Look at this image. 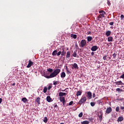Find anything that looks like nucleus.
Listing matches in <instances>:
<instances>
[{"label":"nucleus","instance_id":"1","mask_svg":"<svg viewBox=\"0 0 124 124\" xmlns=\"http://www.w3.org/2000/svg\"><path fill=\"white\" fill-rule=\"evenodd\" d=\"M61 72V69H55L53 73L50 74L49 76H45V77L47 78V79H50L51 78H54V77H56L58 74H59Z\"/></svg>","mask_w":124,"mask_h":124},{"label":"nucleus","instance_id":"2","mask_svg":"<svg viewBox=\"0 0 124 124\" xmlns=\"http://www.w3.org/2000/svg\"><path fill=\"white\" fill-rule=\"evenodd\" d=\"M86 100H87V97L84 96L82 97L81 99L78 102V104H80V105L83 104V103H85L86 102Z\"/></svg>","mask_w":124,"mask_h":124},{"label":"nucleus","instance_id":"3","mask_svg":"<svg viewBox=\"0 0 124 124\" xmlns=\"http://www.w3.org/2000/svg\"><path fill=\"white\" fill-rule=\"evenodd\" d=\"M100 16H98L99 18H103L105 17L104 15L106 14V13L104 11H100L99 12Z\"/></svg>","mask_w":124,"mask_h":124},{"label":"nucleus","instance_id":"4","mask_svg":"<svg viewBox=\"0 0 124 124\" xmlns=\"http://www.w3.org/2000/svg\"><path fill=\"white\" fill-rule=\"evenodd\" d=\"M86 44H87V42L85 40H82L81 42H80V46L82 48L83 47H85L86 46Z\"/></svg>","mask_w":124,"mask_h":124},{"label":"nucleus","instance_id":"5","mask_svg":"<svg viewBox=\"0 0 124 124\" xmlns=\"http://www.w3.org/2000/svg\"><path fill=\"white\" fill-rule=\"evenodd\" d=\"M73 66L72 67V69H78L79 67H78V64L77 63H75L72 64Z\"/></svg>","mask_w":124,"mask_h":124},{"label":"nucleus","instance_id":"6","mask_svg":"<svg viewBox=\"0 0 124 124\" xmlns=\"http://www.w3.org/2000/svg\"><path fill=\"white\" fill-rule=\"evenodd\" d=\"M33 62L31 61V60H29V63L27 66V68H30V67H31V65H33Z\"/></svg>","mask_w":124,"mask_h":124},{"label":"nucleus","instance_id":"7","mask_svg":"<svg viewBox=\"0 0 124 124\" xmlns=\"http://www.w3.org/2000/svg\"><path fill=\"white\" fill-rule=\"evenodd\" d=\"M98 49V47L96 46H93L91 47V50H92L93 52H94L96 51Z\"/></svg>","mask_w":124,"mask_h":124},{"label":"nucleus","instance_id":"8","mask_svg":"<svg viewBox=\"0 0 124 124\" xmlns=\"http://www.w3.org/2000/svg\"><path fill=\"white\" fill-rule=\"evenodd\" d=\"M112 112V108L111 107L108 108L106 109V113L107 114H110Z\"/></svg>","mask_w":124,"mask_h":124},{"label":"nucleus","instance_id":"9","mask_svg":"<svg viewBox=\"0 0 124 124\" xmlns=\"http://www.w3.org/2000/svg\"><path fill=\"white\" fill-rule=\"evenodd\" d=\"M115 85H116L117 86H120L121 85H124V83H123V82H122L121 80H120L119 81H116L115 82Z\"/></svg>","mask_w":124,"mask_h":124},{"label":"nucleus","instance_id":"10","mask_svg":"<svg viewBox=\"0 0 124 124\" xmlns=\"http://www.w3.org/2000/svg\"><path fill=\"white\" fill-rule=\"evenodd\" d=\"M87 97L89 99H92V92H87Z\"/></svg>","mask_w":124,"mask_h":124},{"label":"nucleus","instance_id":"11","mask_svg":"<svg viewBox=\"0 0 124 124\" xmlns=\"http://www.w3.org/2000/svg\"><path fill=\"white\" fill-rule=\"evenodd\" d=\"M65 70L66 71L67 74H70L71 73V71H69L68 68L67 67V66H65Z\"/></svg>","mask_w":124,"mask_h":124},{"label":"nucleus","instance_id":"12","mask_svg":"<svg viewBox=\"0 0 124 124\" xmlns=\"http://www.w3.org/2000/svg\"><path fill=\"white\" fill-rule=\"evenodd\" d=\"M46 101L47 102H51L52 99L51 98V97L50 96H47L46 97Z\"/></svg>","mask_w":124,"mask_h":124},{"label":"nucleus","instance_id":"13","mask_svg":"<svg viewBox=\"0 0 124 124\" xmlns=\"http://www.w3.org/2000/svg\"><path fill=\"white\" fill-rule=\"evenodd\" d=\"M106 36H110L111 35V31H108L106 32Z\"/></svg>","mask_w":124,"mask_h":124},{"label":"nucleus","instance_id":"14","mask_svg":"<svg viewBox=\"0 0 124 124\" xmlns=\"http://www.w3.org/2000/svg\"><path fill=\"white\" fill-rule=\"evenodd\" d=\"M65 94H66V93L61 92L59 93V95L60 96V97H62V96L65 95Z\"/></svg>","mask_w":124,"mask_h":124},{"label":"nucleus","instance_id":"15","mask_svg":"<svg viewBox=\"0 0 124 124\" xmlns=\"http://www.w3.org/2000/svg\"><path fill=\"white\" fill-rule=\"evenodd\" d=\"M124 121V117L120 116L118 118L117 122H123Z\"/></svg>","mask_w":124,"mask_h":124},{"label":"nucleus","instance_id":"16","mask_svg":"<svg viewBox=\"0 0 124 124\" xmlns=\"http://www.w3.org/2000/svg\"><path fill=\"white\" fill-rule=\"evenodd\" d=\"M108 42H112V41H113V37L112 36L108 37Z\"/></svg>","mask_w":124,"mask_h":124},{"label":"nucleus","instance_id":"17","mask_svg":"<svg viewBox=\"0 0 124 124\" xmlns=\"http://www.w3.org/2000/svg\"><path fill=\"white\" fill-rule=\"evenodd\" d=\"M70 54H71L70 51H69L67 52V54L66 55V58L68 59V58H70Z\"/></svg>","mask_w":124,"mask_h":124},{"label":"nucleus","instance_id":"18","mask_svg":"<svg viewBox=\"0 0 124 124\" xmlns=\"http://www.w3.org/2000/svg\"><path fill=\"white\" fill-rule=\"evenodd\" d=\"M36 102L38 103V104H40V97H38L36 99Z\"/></svg>","mask_w":124,"mask_h":124},{"label":"nucleus","instance_id":"19","mask_svg":"<svg viewBox=\"0 0 124 124\" xmlns=\"http://www.w3.org/2000/svg\"><path fill=\"white\" fill-rule=\"evenodd\" d=\"M65 76H66V75L64 72H63L61 73V78H64Z\"/></svg>","mask_w":124,"mask_h":124},{"label":"nucleus","instance_id":"20","mask_svg":"<svg viewBox=\"0 0 124 124\" xmlns=\"http://www.w3.org/2000/svg\"><path fill=\"white\" fill-rule=\"evenodd\" d=\"M58 53V51L57 50H54L52 53V56H56Z\"/></svg>","mask_w":124,"mask_h":124},{"label":"nucleus","instance_id":"21","mask_svg":"<svg viewBox=\"0 0 124 124\" xmlns=\"http://www.w3.org/2000/svg\"><path fill=\"white\" fill-rule=\"evenodd\" d=\"M81 94H82V92L78 91L77 92V94H76L77 96H79L81 95Z\"/></svg>","mask_w":124,"mask_h":124},{"label":"nucleus","instance_id":"22","mask_svg":"<svg viewBox=\"0 0 124 124\" xmlns=\"http://www.w3.org/2000/svg\"><path fill=\"white\" fill-rule=\"evenodd\" d=\"M22 101H23V102H24V103H26L28 101V99L24 97L22 99Z\"/></svg>","mask_w":124,"mask_h":124},{"label":"nucleus","instance_id":"23","mask_svg":"<svg viewBox=\"0 0 124 124\" xmlns=\"http://www.w3.org/2000/svg\"><path fill=\"white\" fill-rule=\"evenodd\" d=\"M102 102H103V101L102 100V99H100V100H98L97 101V103H98V104H99V105H101V104H102Z\"/></svg>","mask_w":124,"mask_h":124},{"label":"nucleus","instance_id":"24","mask_svg":"<svg viewBox=\"0 0 124 124\" xmlns=\"http://www.w3.org/2000/svg\"><path fill=\"white\" fill-rule=\"evenodd\" d=\"M81 124H90V122L88 121H84L82 122H81Z\"/></svg>","mask_w":124,"mask_h":124},{"label":"nucleus","instance_id":"25","mask_svg":"<svg viewBox=\"0 0 124 124\" xmlns=\"http://www.w3.org/2000/svg\"><path fill=\"white\" fill-rule=\"evenodd\" d=\"M66 52L64 50V49H63V50L62 51V52H61V55L62 56H65V54H66Z\"/></svg>","mask_w":124,"mask_h":124},{"label":"nucleus","instance_id":"26","mask_svg":"<svg viewBox=\"0 0 124 124\" xmlns=\"http://www.w3.org/2000/svg\"><path fill=\"white\" fill-rule=\"evenodd\" d=\"M43 122L45 123V124H46L48 122V119L46 117H45L44 118Z\"/></svg>","mask_w":124,"mask_h":124},{"label":"nucleus","instance_id":"27","mask_svg":"<svg viewBox=\"0 0 124 124\" xmlns=\"http://www.w3.org/2000/svg\"><path fill=\"white\" fill-rule=\"evenodd\" d=\"M47 90L48 88H47L46 87H45L43 90V93H47Z\"/></svg>","mask_w":124,"mask_h":124},{"label":"nucleus","instance_id":"28","mask_svg":"<svg viewBox=\"0 0 124 124\" xmlns=\"http://www.w3.org/2000/svg\"><path fill=\"white\" fill-rule=\"evenodd\" d=\"M71 37H73V38H74V39H76L77 38V35L76 34H71Z\"/></svg>","mask_w":124,"mask_h":124},{"label":"nucleus","instance_id":"29","mask_svg":"<svg viewBox=\"0 0 124 124\" xmlns=\"http://www.w3.org/2000/svg\"><path fill=\"white\" fill-rule=\"evenodd\" d=\"M92 39H93V37H91V36H88V37H87V40H88V41H89V42L92 41Z\"/></svg>","mask_w":124,"mask_h":124},{"label":"nucleus","instance_id":"30","mask_svg":"<svg viewBox=\"0 0 124 124\" xmlns=\"http://www.w3.org/2000/svg\"><path fill=\"white\" fill-rule=\"evenodd\" d=\"M72 56H74V58H76L77 57V53H76V51H74L73 52Z\"/></svg>","mask_w":124,"mask_h":124},{"label":"nucleus","instance_id":"31","mask_svg":"<svg viewBox=\"0 0 124 124\" xmlns=\"http://www.w3.org/2000/svg\"><path fill=\"white\" fill-rule=\"evenodd\" d=\"M103 116V114H101V115L99 116V119L100 122H101V121H102Z\"/></svg>","mask_w":124,"mask_h":124},{"label":"nucleus","instance_id":"32","mask_svg":"<svg viewBox=\"0 0 124 124\" xmlns=\"http://www.w3.org/2000/svg\"><path fill=\"white\" fill-rule=\"evenodd\" d=\"M60 101L61 102H62V101H63L65 100V99L64 98V97H60Z\"/></svg>","mask_w":124,"mask_h":124},{"label":"nucleus","instance_id":"33","mask_svg":"<svg viewBox=\"0 0 124 124\" xmlns=\"http://www.w3.org/2000/svg\"><path fill=\"white\" fill-rule=\"evenodd\" d=\"M78 117H79V118H82V117H83V112H80L78 114Z\"/></svg>","mask_w":124,"mask_h":124},{"label":"nucleus","instance_id":"34","mask_svg":"<svg viewBox=\"0 0 124 124\" xmlns=\"http://www.w3.org/2000/svg\"><path fill=\"white\" fill-rule=\"evenodd\" d=\"M48 72H53V69L49 68L47 70Z\"/></svg>","mask_w":124,"mask_h":124},{"label":"nucleus","instance_id":"35","mask_svg":"<svg viewBox=\"0 0 124 124\" xmlns=\"http://www.w3.org/2000/svg\"><path fill=\"white\" fill-rule=\"evenodd\" d=\"M107 56L106 55L104 56V57H103L104 61H106V60H107Z\"/></svg>","mask_w":124,"mask_h":124},{"label":"nucleus","instance_id":"36","mask_svg":"<svg viewBox=\"0 0 124 124\" xmlns=\"http://www.w3.org/2000/svg\"><path fill=\"white\" fill-rule=\"evenodd\" d=\"M61 54H62V51H60L57 53V55L59 57V56H61Z\"/></svg>","mask_w":124,"mask_h":124},{"label":"nucleus","instance_id":"37","mask_svg":"<svg viewBox=\"0 0 124 124\" xmlns=\"http://www.w3.org/2000/svg\"><path fill=\"white\" fill-rule=\"evenodd\" d=\"M119 78H122V79H124V74H123V75H122Z\"/></svg>","mask_w":124,"mask_h":124},{"label":"nucleus","instance_id":"38","mask_svg":"<svg viewBox=\"0 0 124 124\" xmlns=\"http://www.w3.org/2000/svg\"><path fill=\"white\" fill-rule=\"evenodd\" d=\"M90 104L91 106H92V107H93V106H94V105H95V104L93 102H91Z\"/></svg>","mask_w":124,"mask_h":124},{"label":"nucleus","instance_id":"39","mask_svg":"<svg viewBox=\"0 0 124 124\" xmlns=\"http://www.w3.org/2000/svg\"><path fill=\"white\" fill-rule=\"evenodd\" d=\"M53 85H54L55 86H56V85H58V81H53Z\"/></svg>","mask_w":124,"mask_h":124},{"label":"nucleus","instance_id":"40","mask_svg":"<svg viewBox=\"0 0 124 124\" xmlns=\"http://www.w3.org/2000/svg\"><path fill=\"white\" fill-rule=\"evenodd\" d=\"M119 110H120V108H119V107H117L116 108V111L119 112Z\"/></svg>","mask_w":124,"mask_h":124},{"label":"nucleus","instance_id":"41","mask_svg":"<svg viewBox=\"0 0 124 124\" xmlns=\"http://www.w3.org/2000/svg\"><path fill=\"white\" fill-rule=\"evenodd\" d=\"M112 56H113L114 59H116V57H117V54L115 53H114Z\"/></svg>","mask_w":124,"mask_h":124},{"label":"nucleus","instance_id":"42","mask_svg":"<svg viewBox=\"0 0 124 124\" xmlns=\"http://www.w3.org/2000/svg\"><path fill=\"white\" fill-rule=\"evenodd\" d=\"M107 3H108V4L109 5V6H110V5H111V3H110V1H109V0H107Z\"/></svg>","mask_w":124,"mask_h":124},{"label":"nucleus","instance_id":"43","mask_svg":"<svg viewBox=\"0 0 124 124\" xmlns=\"http://www.w3.org/2000/svg\"><path fill=\"white\" fill-rule=\"evenodd\" d=\"M109 24L110 26H113V25H114V22H111L109 23Z\"/></svg>","mask_w":124,"mask_h":124},{"label":"nucleus","instance_id":"44","mask_svg":"<svg viewBox=\"0 0 124 124\" xmlns=\"http://www.w3.org/2000/svg\"><path fill=\"white\" fill-rule=\"evenodd\" d=\"M73 104V101H71L69 103V105L70 106L71 105H72Z\"/></svg>","mask_w":124,"mask_h":124},{"label":"nucleus","instance_id":"45","mask_svg":"<svg viewBox=\"0 0 124 124\" xmlns=\"http://www.w3.org/2000/svg\"><path fill=\"white\" fill-rule=\"evenodd\" d=\"M120 17H121V20L123 19H124V15H121Z\"/></svg>","mask_w":124,"mask_h":124},{"label":"nucleus","instance_id":"46","mask_svg":"<svg viewBox=\"0 0 124 124\" xmlns=\"http://www.w3.org/2000/svg\"><path fill=\"white\" fill-rule=\"evenodd\" d=\"M116 92H120L121 91V89L120 88H117L116 90Z\"/></svg>","mask_w":124,"mask_h":124},{"label":"nucleus","instance_id":"47","mask_svg":"<svg viewBox=\"0 0 124 124\" xmlns=\"http://www.w3.org/2000/svg\"><path fill=\"white\" fill-rule=\"evenodd\" d=\"M93 98L95 97V93H93Z\"/></svg>","mask_w":124,"mask_h":124},{"label":"nucleus","instance_id":"48","mask_svg":"<svg viewBox=\"0 0 124 124\" xmlns=\"http://www.w3.org/2000/svg\"><path fill=\"white\" fill-rule=\"evenodd\" d=\"M62 102L63 105H64V104H65V100L64 101H62Z\"/></svg>","mask_w":124,"mask_h":124},{"label":"nucleus","instance_id":"49","mask_svg":"<svg viewBox=\"0 0 124 124\" xmlns=\"http://www.w3.org/2000/svg\"><path fill=\"white\" fill-rule=\"evenodd\" d=\"M120 109H121V110H124V107H121Z\"/></svg>","mask_w":124,"mask_h":124},{"label":"nucleus","instance_id":"50","mask_svg":"<svg viewBox=\"0 0 124 124\" xmlns=\"http://www.w3.org/2000/svg\"><path fill=\"white\" fill-rule=\"evenodd\" d=\"M50 89H52V86H49L48 89V90H50Z\"/></svg>","mask_w":124,"mask_h":124},{"label":"nucleus","instance_id":"51","mask_svg":"<svg viewBox=\"0 0 124 124\" xmlns=\"http://www.w3.org/2000/svg\"><path fill=\"white\" fill-rule=\"evenodd\" d=\"M93 55H94V52H92L91 53V55H92V56H93Z\"/></svg>","mask_w":124,"mask_h":124},{"label":"nucleus","instance_id":"52","mask_svg":"<svg viewBox=\"0 0 124 124\" xmlns=\"http://www.w3.org/2000/svg\"><path fill=\"white\" fill-rule=\"evenodd\" d=\"M1 102H2V99L0 98V103H1Z\"/></svg>","mask_w":124,"mask_h":124},{"label":"nucleus","instance_id":"53","mask_svg":"<svg viewBox=\"0 0 124 124\" xmlns=\"http://www.w3.org/2000/svg\"><path fill=\"white\" fill-rule=\"evenodd\" d=\"M16 84L15 83H13V86H15Z\"/></svg>","mask_w":124,"mask_h":124},{"label":"nucleus","instance_id":"54","mask_svg":"<svg viewBox=\"0 0 124 124\" xmlns=\"http://www.w3.org/2000/svg\"><path fill=\"white\" fill-rule=\"evenodd\" d=\"M110 28H111V29H113V27H111Z\"/></svg>","mask_w":124,"mask_h":124},{"label":"nucleus","instance_id":"55","mask_svg":"<svg viewBox=\"0 0 124 124\" xmlns=\"http://www.w3.org/2000/svg\"><path fill=\"white\" fill-rule=\"evenodd\" d=\"M57 106V105H56L55 106V107H56Z\"/></svg>","mask_w":124,"mask_h":124}]
</instances>
